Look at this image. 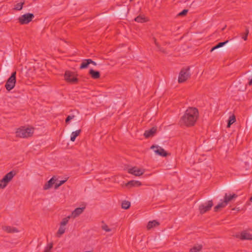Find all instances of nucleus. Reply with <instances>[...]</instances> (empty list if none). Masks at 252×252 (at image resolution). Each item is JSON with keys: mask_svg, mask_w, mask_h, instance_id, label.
Returning a JSON list of instances; mask_svg holds the SVG:
<instances>
[{"mask_svg": "<svg viewBox=\"0 0 252 252\" xmlns=\"http://www.w3.org/2000/svg\"><path fill=\"white\" fill-rule=\"evenodd\" d=\"M248 84L249 85H252V79L250 80V81L248 82Z\"/></svg>", "mask_w": 252, "mask_h": 252, "instance_id": "obj_43", "label": "nucleus"}, {"mask_svg": "<svg viewBox=\"0 0 252 252\" xmlns=\"http://www.w3.org/2000/svg\"><path fill=\"white\" fill-rule=\"evenodd\" d=\"M199 116L198 109L195 107H189L181 117L179 124L181 126L190 127L193 126Z\"/></svg>", "mask_w": 252, "mask_h": 252, "instance_id": "obj_1", "label": "nucleus"}, {"mask_svg": "<svg viewBox=\"0 0 252 252\" xmlns=\"http://www.w3.org/2000/svg\"><path fill=\"white\" fill-rule=\"evenodd\" d=\"M102 228L103 230H105L106 231H109L110 229L107 225L106 224H103L102 225Z\"/></svg>", "mask_w": 252, "mask_h": 252, "instance_id": "obj_39", "label": "nucleus"}, {"mask_svg": "<svg viewBox=\"0 0 252 252\" xmlns=\"http://www.w3.org/2000/svg\"><path fill=\"white\" fill-rule=\"evenodd\" d=\"M188 11H189L188 9H185L183 11H182L181 12L178 13L177 16H184L187 15Z\"/></svg>", "mask_w": 252, "mask_h": 252, "instance_id": "obj_32", "label": "nucleus"}, {"mask_svg": "<svg viewBox=\"0 0 252 252\" xmlns=\"http://www.w3.org/2000/svg\"><path fill=\"white\" fill-rule=\"evenodd\" d=\"M157 47L158 48L159 51H160V52H161L162 53H165L164 49L163 48L161 47L158 44H157Z\"/></svg>", "mask_w": 252, "mask_h": 252, "instance_id": "obj_38", "label": "nucleus"}, {"mask_svg": "<svg viewBox=\"0 0 252 252\" xmlns=\"http://www.w3.org/2000/svg\"><path fill=\"white\" fill-rule=\"evenodd\" d=\"M85 209V207H78L73 211L69 216L72 219H75L83 213Z\"/></svg>", "mask_w": 252, "mask_h": 252, "instance_id": "obj_12", "label": "nucleus"}, {"mask_svg": "<svg viewBox=\"0 0 252 252\" xmlns=\"http://www.w3.org/2000/svg\"><path fill=\"white\" fill-rule=\"evenodd\" d=\"M219 48L217 47V44L214 46L212 48V49H211V52H212L213 51L217 49H218Z\"/></svg>", "mask_w": 252, "mask_h": 252, "instance_id": "obj_42", "label": "nucleus"}, {"mask_svg": "<svg viewBox=\"0 0 252 252\" xmlns=\"http://www.w3.org/2000/svg\"><path fill=\"white\" fill-rule=\"evenodd\" d=\"M15 173L12 171L6 174L3 178L0 180V189L5 188L8 183L12 179Z\"/></svg>", "mask_w": 252, "mask_h": 252, "instance_id": "obj_4", "label": "nucleus"}, {"mask_svg": "<svg viewBox=\"0 0 252 252\" xmlns=\"http://www.w3.org/2000/svg\"><path fill=\"white\" fill-rule=\"evenodd\" d=\"M53 248L52 244H49L45 248L44 252H50L51 250Z\"/></svg>", "mask_w": 252, "mask_h": 252, "instance_id": "obj_33", "label": "nucleus"}, {"mask_svg": "<svg viewBox=\"0 0 252 252\" xmlns=\"http://www.w3.org/2000/svg\"><path fill=\"white\" fill-rule=\"evenodd\" d=\"M81 130L80 129L77 130L75 131H73L70 136V140L71 141H74L76 138L80 134Z\"/></svg>", "mask_w": 252, "mask_h": 252, "instance_id": "obj_22", "label": "nucleus"}, {"mask_svg": "<svg viewBox=\"0 0 252 252\" xmlns=\"http://www.w3.org/2000/svg\"><path fill=\"white\" fill-rule=\"evenodd\" d=\"M66 229V226L60 224V227L57 232L58 236L60 237L62 235H63L65 232Z\"/></svg>", "mask_w": 252, "mask_h": 252, "instance_id": "obj_25", "label": "nucleus"}, {"mask_svg": "<svg viewBox=\"0 0 252 252\" xmlns=\"http://www.w3.org/2000/svg\"><path fill=\"white\" fill-rule=\"evenodd\" d=\"M154 40V42L156 44V45L157 46V44H158L157 42V40L155 38H153Z\"/></svg>", "mask_w": 252, "mask_h": 252, "instance_id": "obj_44", "label": "nucleus"}, {"mask_svg": "<svg viewBox=\"0 0 252 252\" xmlns=\"http://www.w3.org/2000/svg\"><path fill=\"white\" fill-rule=\"evenodd\" d=\"M34 132L32 127L22 126L18 128L16 131V136L21 138H27L31 136Z\"/></svg>", "mask_w": 252, "mask_h": 252, "instance_id": "obj_2", "label": "nucleus"}, {"mask_svg": "<svg viewBox=\"0 0 252 252\" xmlns=\"http://www.w3.org/2000/svg\"><path fill=\"white\" fill-rule=\"evenodd\" d=\"M249 30L248 29H246V33H245L244 35H243L242 36V38L244 40H247V37H248V35L249 34Z\"/></svg>", "mask_w": 252, "mask_h": 252, "instance_id": "obj_36", "label": "nucleus"}, {"mask_svg": "<svg viewBox=\"0 0 252 252\" xmlns=\"http://www.w3.org/2000/svg\"><path fill=\"white\" fill-rule=\"evenodd\" d=\"M24 3L20 2L16 4L15 6V9L18 10H20L22 9Z\"/></svg>", "mask_w": 252, "mask_h": 252, "instance_id": "obj_31", "label": "nucleus"}, {"mask_svg": "<svg viewBox=\"0 0 252 252\" xmlns=\"http://www.w3.org/2000/svg\"><path fill=\"white\" fill-rule=\"evenodd\" d=\"M213 206L212 200H209L205 203L201 204L199 206V210L201 214H203L211 210Z\"/></svg>", "mask_w": 252, "mask_h": 252, "instance_id": "obj_6", "label": "nucleus"}, {"mask_svg": "<svg viewBox=\"0 0 252 252\" xmlns=\"http://www.w3.org/2000/svg\"><path fill=\"white\" fill-rule=\"evenodd\" d=\"M240 239L242 240H252V235L245 230L241 233Z\"/></svg>", "mask_w": 252, "mask_h": 252, "instance_id": "obj_18", "label": "nucleus"}, {"mask_svg": "<svg viewBox=\"0 0 252 252\" xmlns=\"http://www.w3.org/2000/svg\"><path fill=\"white\" fill-rule=\"evenodd\" d=\"M129 10V9L127 6L123 5L117 12V16L120 19H124L127 17Z\"/></svg>", "mask_w": 252, "mask_h": 252, "instance_id": "obj_8", "label": "nucleus"}, {"mask_svg": "<svg viewBox=\"0 0 252 252\" xmlns=\"http://www.w3.org/2000/svg\"><path fill=\"white\" fill-rule=\"evenodd\" d=\"M218 205L220 209L224 208L227 204H226V203H225V201L223 200V202L219 203Z\"/></svg>", "mask_w": 252, "mask_h": 252, "instance_id": "obj_35", "label": "nucleus"}, {"mask_svg": "<svg viewBox=\"0 0 252 252\" xmlns=\"http://www.w3.org/2000/svg\"><path fill=\"white\" fill-rule=\"evenodd\" d=\"M90 74L94 79H97L99 77L100 74L98 71H94L93 69L90 70Z\"/></svg>", "mask_w": 252, "mask_h": 252, "instance_id": "obj_23", "label": "nucleus"}, {"mask_svg": "<svg viewBox=\"0 0 252 252\" xmlns=\"http://www.w3.org/2000/svg\"><path fill=\"white\" fill-rule=\"evenodd\" d=\"M157 131V127L154 126L150 129L146 130L144 132V135L146 138H149L153 136Z\"/></svg>", "mask_w": 252, "mask_h": 252, "instance_id": "obj_13", "label": "nucleus"}, {"mask_svg": "<svg viewBox=\"0 0 252 252\" xmlns=\"http://www.w3.org/2000/svg\"><path fill=\"white\" fill-rule=\"evenodd\" d=\"M250 201H251V202H252V197H251V198H250Z\"/></svg>", "mask_w": 252, "mask_h": 252, "instance_id": "obj_45", "label": "nucleus"}, {"mask_svg": "<svg viewBox=\"0 0 252 252\" xmlns=\"http://www.w3.org/2000/svg\"><path fill=\"white\" fill-rule=\"evenodd\" d=\"M141 185L140 182L138 181L131 180L125 184V186L127 188H130L133 187H139Z\"/></svg>", "mask_w": 252, "mask_h": 252, "instance_id": "obj_15", "label": "nucleus"}, {"mask_svg": "<svg viewBox=\"0 0 252 252\" xmlns=\"http://www.w3.org/2000/svg\"><path fill=\"white\" fill-rule=\"evenodd\" d=\"M237 197V195L235 193H233L232 194H228L227 193H226L224 195L223 200L225 201V203H226V204H227L230 201H231L234 198H236Z\"/></svg>", "mask_w": 252, "mask_h": 252, "instance_id": "obj_16", "label": "nucleus"}, {"mask_svg": "<svg viewBox=\"0 0 252 252\" xmlns=\"http://www.w3.org/2000/svg\"><path fill=\"white\" fill-rule=\"evenodd\" d=\"M190 68L189 66L183 68L180 71L178 78V82L182 83L185 82L190 77V73L189 72Z\"/></svg>", "mask_w": 252, "mask_h": 252, "instance_id": "obj_3", "label": "nucleus"}, {"mask_svg": "<svg viewBox=\"0 0 252 252\" xmlns=\"http://www.w3.org/2000/svg\"><path fill=\"white\" fill-rule=\"evenodd\" d=\"M236 121L235 117L234 115H232L229 117L228 120L227 127H230L231 125L233 124Z\"/></svg>", "mask_w": 252, "mask_h": 252, "instance_id": "obj_27", "label": "nucleus"}, {"mask_svg": "<svg viewBox=\"0 0 252 252\" xmlns=\"http://www.w3.org/2000/svg\"><path fill=\"white\" fill-rule=\"evenodd\" d=\"M34 16L32 14L27 13L19 18V22L22 24H26L32 20Z\"/></svg>", "mask_w": 252, "mask_h": 252, "instance_id": "obj_9", "label": "nucleus"}, {"mask_svg": "<svg viewBox=\"0 0 252 252\" xmlns=\"http://www.w3.org/2000/svg\"><path fill=\"white\" fill-rule=\"evenodd\" d=\"M159 224V222L156 220L150 221L148 222L147 228V229L150 230L151 228L156 227Z\"/></svg>", "mask_w": 252, "mask_h": 252, "instance_id": "obj_21", "label": "nucleus"}, {"mask_svg": "<svg viewBox=\"0 0 252 252\" xmlns=\"http://www.w3.org/2000/svg\"><path fill=\"white\" fill-rule=\"evenodd\" d=\"M202 249V245H195L190 250V252H200Z\"/></svg>", "mask_w": 252, "mask_h": 252, "instance_id": "obj_26", "label": "nucleus"}, {"mask_svg": "<svg viewBox=\"0 0 252 252\" xmlns=\"http://www.w3.org/2000/svg\"><path fill=\"white\" fill-rule=\"evenodd\" d=\"M56 180L54 178H52L49 181H48L44 186L43 189L47 190L51 188L52 186L55 183Z\"/></svg>", "mask_w": 252, "mask_h": 252, "instance_id": "obj_19", "label": "nucleus"}, {"mask_svg": "<svg viewBox=\"0 0 252 252\" xmlns=\"http://www.w3.org/2000/svg\"><path fill=\"white\" fill-rule=\"evenodd\" d=\"M65 180H62L60 181L59 183H57L55 184V188L57 189L58 187L62 185L63 184H64L65 182Z\"/></svg>", "mask_w": 252, "mask_h": 252, "instance_id": "obj_34", "label": "nucleus"}, {"mask_svg": "<svg viewBox=\"0 0 252 252\" xmlns=\"http://www.w3.org/2000/svg\"><path fill=\"white\" fill-rule=\"evenodd\" d=\"M130 206V202L128 201L124 200L122 202V208L124 209H127Z\"/></svg>", "mask_w": 252, "mask_h": 252, "instance_id": "obj_28", "label": "nucleus"}, {"mask_svg": "<svg viewBox=\"0 0 252 252\" xmlns=\"http://www.w3.org/2000/svg\"><path fill=\"white\" fill-rule=\"evenodd\" d=\"M90 64H92L94 65H96V63L94 62L91 59H87V60H84L82 62V63L80 65V68L81 69L86 68L88 67L89 65Z\"/></svg>", "mask_w": 252, "mask_h": 252, "instance_id": "obj_14", "label": "nucleus"}, {"mask_svg": "<svg viewBox=\"0 0 252 252\" xmlns=\"http://www.w3.org/2000/svg\"><path fill=\"white\" fill-rule=\"evenodd\" d=\"M16 72H13L10 77L8 79L7 82L5 85L6 89L10 91L14 88L16 84Z\"/></svg>", "mask_w": 252, "mask_h": 252, "instance_id": "obj_5", "label": "nucleus"}, {"mask_svg": "<svg viewBox=\"0 0 252 252\" xmlns=\"http://www.w3.org/2000/svg\"><path fill=\"white\" fill-rule=\"evenodd\" d=\"M229 42V40H227L224 42H219L218 44H217V47L219 48L223 47L225 45H226L227 43Z\"/></svg>", "mask_w": 252, "mask_h": 252, "instance_id": "obj_30", "label": "nucleus"}, {"mask_svg": "<svg viewBox=\"0 0 252 252\" xmlns=\"http://www.w3.org/2000/svg\"><path fill=\"white\" fill-rule=\"evenodd\" d=\"M117 227V225L115 224H111V232L114 231Z\"/></svg>", "mask_w": 252, "mask_h": 252, "instance_id": "obj_40", "label": "nucleus"}, {"mask_svg": "<svg viewBox=\"0 0 252 252\" xmlns=\"http://www.w3.org/2000/svg\"><path fill=\"white\" fill-rule=\"evenodd\" d=\"M64 78L67 82L70 83H75L78 81L76 74L70 71H66L65 72Z\"/></svg>", "mask_w": 252, "mask_h": 252, "instance_id": "obj_7", "label": "nucleus"}, {"mask_svg": "<svg viewBox=\"0 0 252 252\" xmlns=\"http://www.w3.org/2000/svg\"><path fill=\"white\" fill-rule=\"evenodd\" d=\"M134 21L138 23H144L147 21L146 18L144 16L139 15L134 19Z\"/></svg>", "mask_w": 252, "mask_h": 252, "instance_id": "obj_24", "label": "nucleus"}, {"mask_svg": "<svg viewBox=\"0 0 252 252\" xmlns=\"http://www.w3.org/2000/svg\"><path fill=\"white\" fill-rule=\"evenodd\" d=\"M70 219H71V217L69 216V215L68 216H67V217L66 218H63L62 221H61L60 222V225H62L63 226H66V225L67 224V223L69 221V220Z\"/></svg>", "mask_w": 252, "mask_h": 252, "instance_id": "obj_29", "label": "nucleus"}, {"mask_svg": "<svg viewBox=\"0 0 252 252\" xmlns=\"http://www.w3.org/2000/svg\"><path fill=\"white\" fill-rule=\"evenodd\" d=\"M1 228L2 230L7 233H14L18 232V230L16 228L10 226L3 225L2 226Z\"/></svg>", "mask_w": 252, "mask_h": 252, "instance_id": "obj_17", "label": "nucleus"}, {"mask_svg": "<svg viewBox=\"0 0 252 252\" xmlns=\"http://www.w3.org/2000/svg\"><path fill=\"white\" fill-rule=\"evenodd\" d=\"M127 171L128 173L130 174H133L136 176H139L144 174L145 170L138 168L136 166H134L132 168L128 169Z\"/></svg>", "mask_w": 252, "mask_h": 252, "instance_id": "obj_11", "label": "nucleus"}, {"mask_svg": "<svg viewBox=\"0 0 252 252\" xmlns=\"http://www.w3.org/2000/svg\"><path fill=\"white\" fill-rule=\"evenodd\" d=\"M220 209V208L219 207L218 205H217L214 208V211L215 212H218Z\"/></svg>", "mask_w": 252, "mask_h": 252, "instance_id": "obj_41", "label": "nucleus"}, {"mask_svg": "<svg viewBox=\"0 0 252 252\" xmlns=\"http://www.w3.org/2000/svg\"><path fill=\"white\" fill-rule=\"evenodd\" d=\"M75 117L74 115H69L67 117L66 120H65V122L66 123H69V122L71 120H72L73 119H74V118Z\"/></svg>", "mask_w": 252, "mask_h": 252, "instance_id": "obj_37", "label": "nucleus"}, {"mask_svg": "<svg viewBox=\"0 0 252 252\" xmlns=\"http://www.w3.org/2000/svg\"><path fill=\"white\" fill-rule=\"evenodd\" d=\"M225 27L224 28H223V29H222V31H223V30H224V29H225Z\"/></svg>", "mask_w": 252, "mask_h": 252, "instance_id": "obj_46", "label": "nucleus"}, {"mask_svg": "<svg viewBox=\"0 0 252 252\" xmlns=\"http://www.w3.org/2000/svg\"><path fill=\"white\" fill-rule=\"evenodd\" d=\"M151 149L154 150L155 153L159 156L165 157L167 156V153L161 147L158 145H152Z\"/></svg>", "mask_w": 252, "mask_h": 252, "instance_id": "obj_10", "label": "nucleus"}, {"mask_svg": "<svg viewBox=\"0 0 252 252\" xmlns=\"http://www.w3.org/2000/svg\"><path fill=\"white\" fill-rule=\"evenodd\" d=\"M133 0H129L130 1H132Z\"/></svg>", "mask_w": 252, "mask_h": 252, "instance_id": "obj_47", "label": "nucleus"}, {"mask_svg": "<svg viewBox=\"0 0 252 252\" xmlns=\"http://www.w3.org/2000/svg\"><path fill=\"white\" fill-rule=\"evenodd\" d=\"M237 84L235 85L237 88V91L243 92L246 90L247 85L244 83H242L241 82L238 81L236 83Z\"/></svg>", "mask_w": 252, "mask_h": 252, "instance_id": "obj_20", "label": "nucleus"}]
</instances>
